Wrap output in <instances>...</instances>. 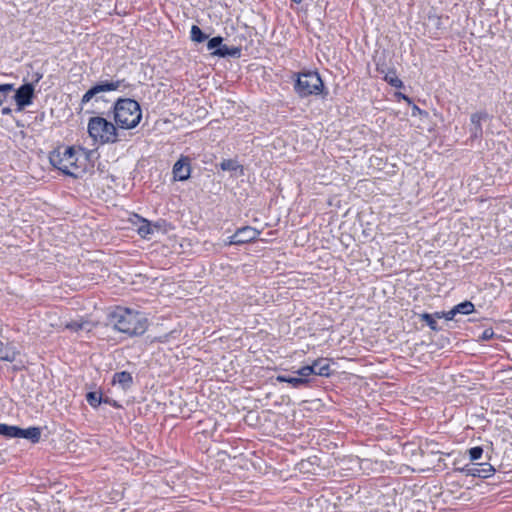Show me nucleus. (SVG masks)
<instances>
[{
  "mask_svg": "<svg viewBox=\"0 0 512 512\" xmlns=\"http://www.w3.org/2000/svg\"><path fill=\"white\" fill-rule=\"evenodd\" d=\"M49 159L55 168L72 177H79L86 169L87 157L81 148H58L50 154Z\"/></svg>",
  "mask_w": 512,
  "mask_h": 512,
  "instance_id": "f257e3e1",
  "label": "nucleus"
},
{
  "mask_svg": "<svg viewBox=\"0 0 512 512\" xmlns=\"http://www.w3.org/2000/svg\"><path fill=\"white\" fill-rule=\"evenodd\" d=\"M111 318L115 329L130 336L141 335L147 329V319L136 311L117 309Z\"/></svg>",
  "mask_w": 512,
  "mask_h": 512,
  "instance_id": "f03ea898",
  "label": "nucleus"
},
{
  "mask_svg": "<svg viewBox=\"0 0 512 512\" xmlns=\"http://www.w3.org/2000/svg\"><path fill=\"white\" fill-rule=\"evenodd\" d=\"M142 117L139 104L132 99H120L114 107V119L117 125L123 129L136 127Z\"/></svg>",
  "mask_w": 512,
  "mask_h": 512,
  "instance_id": "7ed1b4c3",
  "label": "nucleus"
},
{
  "mask_svg": "<svg viewBox=\"0 0 512 512\" xmlns=\"http://www.w3.org/2000/svg\"><path fill=\"white\" fill-rule=\"evenodd\" d=\"M88 133L100 143H113L117 140V131L113 123L102 117H92L88 123Z\"/></svg>",
  "mask_w": 512,
  "mask_h": 512,
  "instance_id": "20e7f679",
  "label": "nucleus"
},
{
  "mask_svg": "<svg viewBox=\"0 0 512 512\" xmlns=\"http://www.w3.org/2000/svg\"><path fill=\"white\" fill-rule=\"evenodd\" d=\"M323 83L318 73L307 72L298 76L296 90L301 96L318 94L321 92Z\"/></svg>",
  "mask_w": 512,
  "mask_h": 512,
  "instance_id": "39448f33",
  "label": "nucleus"
},
{
  "mask_svg": "<svg viewBox=\"0 0 512 512\" xmlns=\"http://www.w3.org/2000/svg\"><path fill=\"white\" fill-rule=\"evenodd\" d=\"M120 84V81H105L93 86L83 95L82 104L88 103L94 97H96V100L101 99L100 94L117 90Z\"/></svg>",
  "mask_w": 512,
  "mask_h": 512,
  "instance_id": "423d86ee",
  "label": "nucleus"
},
{
  "mask_svg": "<svg viewBox=\"0 0 512 512\" xmlns=\"http://www.w3.org/2000/svg\"><path fill=\"white\" fill-rule=\"evenodd\" d=\"M302 376H310L312 374L319 376H329L330 365L327 360H317L312 365L304 366L297 371Z\"/></svg>",
  "mask_w": 512,
  "mask_h": 512,
  "instance_id": "0eeeda50",
  "label": "nucleus"
},
{
  "mask_svg": "<svg viewBox=\"0 0 512 512\" xmlns=\"http://www.w3.org/2000/svg\"><path fill=\"white\" fill-rule=\"evenodd\" d=\"M259 231L256 229L246 226L238 229L234 235L229 238L228 244H244L257 238Z\"/></svg>",
  "mask_w": 512,
  "mask_h": 512,
  "instance_id": "6e6552de",
  "label": "nucleus"
},
{
  "mask_svg": "<svg viewBox=\"0 0 512 512\" xmlns=\"http://www.w3.org/2000/svg\"><path fill=\"white\" fill-rule=\"evenodd\" d=\"M132 224L136 227L137 232L142 238H149L154 230L158 229V225L150 223L148 220L134 215L131 218Z\"/></svg>",
  "mask_w": 512,
  "mask_h": 512,
  "instance_id": "1a4fd4ad",
  "label": "nucleus"
},
{
  "mask_svg": "<svg viewBox=\"0 0 512 512\" xmlns=\"http://www.w3.org/2000/svg\"><path fill=\"white\" fill-rule=\"evenodd\" d=\"M33 94L34 87L32 84H25L16 91L14 98L19 109H22L31 103Z\"/></svg>",
  "mask_w": 512,
  "mask_h": 512,
  "instance_id": "9d476101",
  "label": "nucleus"
},
{
  "mask_svg": "<svg viewBox=\"0 0 512 512\" xmlns=\"http://www.w3.org/2000/svg\"><path fill=\"white\" fill-rule=\"evenodd\" d=\"M190 165L187 158L179 159L173 166V176L175 180L184 181L190 176Z\"/></svg>",
  "mask_w": 512,
  "mask_h": 512,
  "instance_id": "9b49d317",
  "label": "nucleus"
},
{
  "mask_svg": "<svg viewBox=\"0 0 512 512\" xmlns=\"http://www.w3.org/2000/svg\"><path fill=\"white\" fill-rule=\"evenodd\" d=\"M473 311H474L473 303L470 301H465L463 303L456 305L450 311H448L447 316L450 319L454 320V318L457 314L468 315V314H471Z\"/></svg>",
  "mask_w": 512,
  "mask_h": 512,
  "instance_id": "f8f14e48",
  "label": "nucleus"
},
{
  "mask_svg": "<svg viewBox=\"0 0 512 512\" xmlns=\"http://www.w3.org/2000/svg\"><path fill=\"white\" fill-rule=\"evenodd\" d=\"M41 437V430L38 427H30L27 429H21L18 427L17 437L31 440L33 443H37Z\"/></svg>",
  "mask_w": 512,
  "mask_h": 512,
  "instance_id": "ddd939ff",
  "label": "nucleus"
},
{
  "mask_svg": "<svg viewBox=\"0 0 512 512\" xmlns=\"http://www.w3.org/2000/svg\"><path fill=\"white\" fill-rule=\"evenodd\" d=\"M132 384V376L126 371L116 373L113 377V385L118 386L122 390H127Z\"/></svg>",
  "mask_w": 512,
  "mask_h": 512,
  "instance_id": "4468645a",
  "label": "nucleus"
},
{
  "mask_svg": "<svg viewBox=\"0 0 512 512\" xmlns=\"http://www.w3.org/2000/svg\"><path fill=\"white\" fill-rule=\"evenodd\" d=\"M467 475L478 476V477H487L493 471V468L489 464L482 465L481 468L474 466H466L462 469Z\"/></svg>",
  "mask_w": 512,
  "mask_h": 512,
  "instance_id": "2eb2a0df",
  "label": "nucleus"
},
{
  "mask_svg": "<svg viewBox=\"0 0 512 512\" xmlns=\"http://www.w3.org/2000/svg\"><path fill=\"white\" fill-rule=\"evenodd\" d=\"M65 328L69 329L73 332H79V331L90 332L91 329L93 328V324L88 321L74 320V321L67 322L65 324Z\"/></svg>",
  "mask_w": 512,
  "mask_h": 512,
  "instance_id": "dca6fc26",
  "label": "nucleus"
},
{
  "mask_svg": "<svg viewBox=\"0 0 512 512\" xmlns=\"http://www.w3.org/2000/svg\"><path fill=\"white\" fill-rule=\"evenodd\" d=\"M307 377L308 376H302L301 374H298L296 371L294 376L280 375V376H277L276 379L279 382H287L294 387H298L307 382V380H306Z\"/></svg>",
  "mask_w": 512,
  "mask_h": 512,
  "instance_id": "f3484780",
  "label": "nucleus"
},
{
  "mask_svg": "<svg viewBox=\"0 0 512 512\" xmlns=\"http://www.w3.org/2000/svg\"><path fill=\"white\" fill-rule=\"evenodd\" d=\"M488 118V114L485 112L474 113L471 116V123L474 125L473 135L477 137L481 134V122L482 120H486Z\"/></svg>",
  "mask_w": 512,
  "mask_h": 512,
  "instance_id": "a211bd4d",
  "label": "nucleus"
},
{
  "mask_svg": "<svg viewBox=\"0 0 512 512\" xmlns=\"http://www.w3.org/2000/svg\"><path fill=\"white\" fill-rule=\"evenodd\" d=\"M18 352L14 347L4 346L0 343V360L12 362L16 359Z\"/></svg>",
  "mask_w": 512,
  "mask_h": 512,
  "instance_id": "6ab92c4d",
  "label": "nucleus"
},
{
  "mask_svg": "<svg viewBox=\"0 0 512 512\" xmlns=\"http://www.w3.org/2000/svg\"><path fill=\"white\" fill-rule=\"evenodd\" d=\"M221 168L225 171H239L240 174L243 173L242 166H240L236 161L231 159L222 161Z\"/></svg>",
  "mask_w": 512,
  "mask_h": 512,
  "instance_id": "aec40b11",
  "label": "nucleus"
},
{
  "mask_svg": "<svg viewBox=\"0 0 512 512\" xmlns=\"http://www.w3.org/2000/svg\"><path fill=\"white\" fill-rule=\"evenodd\" d=\"M18 432L17 426H10L6 424H0V434L9 438H16Z\"/></svg>",
  "mask_w": 512,
  "mask_h": 512,
  "instance_id": "412c9836",
  "label": "nucleus"
},
{
  "mask_svg": "<svg viewBox=\"0 0 512 512\" xmlns=\"http://www.w3.org/2000/svg\"><path fill=\"white\" fill-rule=\"evenodd\" d=\"M207 38V36L201 31V29L196 26V25H193L192 28H191V39L195 42H203L205 39Z\"/></svg>",
  "mask_w": 512,
  "mask_h": 512,
  "instance_id": "4be33fe9",
  "label": "nucleus"
},
{
  "mask_svg": "<svg viewBox=\"0 0 512 512\" xmlns=\"http://www.w3.org/2000/svg\"><path fill=\"white\" fill-rule=\"evenodd\" d=\"M419 317L421 320L425 321L427 323V325L432 330H434V331L438 330L437 323L435 321V316L428 314V313H423V314H420Z\"/></svg>",
  "mask_w": 512,
  "mask_h": 512,
  "instance_id": "5701e85b",
  "label": "nucleus"
},
{
  "mask_svg": "<svg viewBox=\"0 0 512 512\" xmlns=\"http://www.w3.org/2000/svg\"><path fill=\"white\" fill-rule=\"evenodd\" d=\"M87 402L93 406L97 407L102 402L101 394L98 392H89L86 396Z\"/></svg>",
  "mask_w": 512,
  "mask_h": 512,
  "instance_id": "b1692460",
  "label": "nucleus"
},
{
  "mask_svg": "<svg viewBox=\"0 0 512 512\" xmlns=\"http://www.w3.org/2000/svg\"><path fill=\"white\" fill-rule=\"evenodd\" d=\"M469 457L471 461H476L481 458L483 454V449L481 447H473L469 449Z\"/></svg>",
  "mask_w": 512,
  "mask_h": 512,
  "instance_id": "393cba45",
  "label": "nucleus"
},
{
  "mask_svg": "<svg viewBox=\"0 0 512 512\" xmlns=\"http://www.w3.org/2000/svg\"><path fill=\"white\" fill-rule=\"evenodd\" d=\"M238 53L237 49L230 50L227 46H220L215 54L219 56H226V55H235Z\"/></svg>",
  "mask_w": 512,
  "mask_h": 512,
  "instance_id": "a878e982",
  "label": "nucleus"
},
{
  "mask_svg": "<svg viewBox=\"0 0 512 512\" xmlns=\"http://www.w3.org/2000/svg\"><path fill=\"white\" fill-rule=\"evenodd\" d=\"M432 464V461H423L421 463H415V466L412 467V471L416 472H421V471H426V470H429L430 469V465Z\"/></svg>",
  "mask_w": 512,
  "mask_h": 512,
  "instance_id": "bb28decb",
  "label": "nucleus"
},
{
  "mask_svg": "<svg viewBox=\"0 0 512 512\" xmlns=\"http://www.w3.org/2000/svg\"><path fill=\"white\" fill-rule=\"evenodd\" d=\"M222 38L221 37H214L208 41L207 48L209 50H214L221 46Z\"/></svg>",
  "mask_w": 512,
  "mask_h": 512,
  "instance_id": "cd10ccee",
  "label": "nucleus"
},
{
  "mask_svg": "<svg viewBox=\"0 0 512 512\" xmlns=\"http://www.w3.org/2000/svg\"><path fill=\"white\" fill-rule=\"evenodd\" d=\"M386 81L390 83L392 86L399 88L402 86L401 80L395 75H386Z\"/></svg>",
  "mask_w": 512,
  "mask_h": 512,
  "instance_id": "c85d7f7f",
  "label": "nucleus"
},
{
  "mask_svg": "<svg viewBox=\"0 0 512 512\" xmlns=\"http://www.w3.org/2000/svg\"><path fill=\"white\" fill-rule=\"evenodd\" d=\"M14 89L13 84H0V93L7 94Z\"/></svg>",
  "mask_w": 512,
  "mask_h": 512,
  "instance_id": "c756f323",
  "label": "nucleus"
},
{
  "mask_svg": "<svg viewBox=\"0 0 512 512\" xmlns=\"http://www.w3.org/2000/svg\"><path fill=\"white\" fill-rule=\"evenodd\" d=\"M433 316H435V320L436 319H441V318H444L448 321H450L451 319L447 316V312H435L434 314H432Z\"/></svg>",
  "mask_w": 512,
  "mask_h": 512,
  "instance_id": "7c9ffc66",
  "label": "nucleus"
},
{
  "mask_svg": "<svg viewBox=\"0 0 512 512\" xmlns=\"http://www.w3.org/2000/svg\"><path fill=\"white\" fill-rule=\"evenodd\" d=\"M491 335H492V332H489L488 330H486V331L483 333V338H484V339H488Z\"/></svg>",
  "mask_w": 512,
  "mask_h": 512,
  "instance_id": "2f4dec72",
  "label": "nucleus"
},
{
  "mask_svg": "<svg viewBox=\"0 0 512 512\" xmlns=\"http://www.w3.org/2000/svg\"><path fill=\"white\" fill-rule=\"evenodd\" d=\"M10 113H11V109H10V108H8V107H7V108H3V109H2V114H4V115H8V114H10Z\"/></svg>",
  "mask_w": 512,
  "mask_h": 512,
  "instance_id": "473e14b6",
  "label": "nucleus"
},
{
  "mask_svg": "<svg viewBox=\"0 0 512 512\" xmlns=\"http://www.w3.org/2000/svg\"><path fill=\"white\" fill-rule=\"evenodd\" d=\"M3 104V99L0 97V106Z\"/></svg>",
  "mask_w": 512,
  "mask_h": 512,
  "instance_id": "72a5a7b5",
  "label": "nucleus"
}]
</instances>
